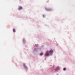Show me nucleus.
I'll return each instance as SVG.
<instances>
[{"mask_svg": "<svg viewBox=\"0 0 75 75\" xmlns=\"http://www.w3.org/2000/svg\"><path fill=\"white\" fill-rule=\"evenodd\" d=\"M53 52V51L51 49L49 51H47L46 52V53L45 54V56H48L50 54H51L52 52Z\"/></svg>", "mask_w": 75, "mask_h": 75, "instance_id": "f257e3e1", "label": "nucleus"}, {"mask_svg": "<svg viewBox=\"0 0 75 75\" xmlns=\"http://www.w3.org/2000/svg\"><path fill=\"white\" fill-rule=\"evenodd\" d=\"M59 69H60V68H59V67H57L55 70V71H58V70H59Z\"/></svg>", "mask_w": 75, "mask_h": 75, "instance_id": "f03ea898", "label": "nucleus"}, {"mask_svg": "<svg viewBox=\"0 0 75 75\" xmlns=\"http://www.w3.org/2000/svg\"><path fill=\"white\" fill-rule=\"evenodd\" d=\"M18 10H21L22 9V7L21 6H19L18 7Z\"/></svg>", "mask_w": 75, "mask_h": 75, "instance_id": "7ed1b4c3", "label": "nucleus"}, {"mask_svg": "<svg viewBox=\"0 0 75 75\" xmlns=\"http://www.w3.org/2000/svg\"><path fill=\"white\" fill-rule=\"evenodd\" d=\"M24 67L25 68H27V67L26 66V65L25 64H23V65Z\"/></svg>", "mask_w": 75, "mask_h": 75, "instance_id": "20e7f679", "label": "nucleus"}, {"mask_svg": "<svg viewBox=\"0 0 75 75\" xmlns=\"http://www.w3.org/2000/svg\"><path fill=\"white\" fill-rule=\"evenodd\" d=\"M40 55H43V53H41L40 54Z\"/></svg>", "mask_w": 75, "mask_h": 75, "instance_id": "39448f33", "label": "nucleus"}, {"mask_svg": "<svg viewBox=\"0 0 75 75\" xmlns=\"http://www.w3.org/2000/svg\"><path fill=\"white\" fill-rule=\"evenodd\" d=\"M13 32H16V30L15 29H13Z\"/></svg>", "mask_w": 75, "mask_h": 75, "instance_id": "423d86ee", "label": "nucleus"}, {"mask_svg": "<svg viewBox=\"0 0 75 75\" xmlns=\"http://www.w3.org/2000/svg\"><path fill=\"white\" fill-rule=\"evenodd\" d=\"M63 70H64V71H65V70H66V68H64V69H63Z\"/></svg>", "mask_w": 75, "mask_h": 75, "instance_id": "0eeeda50", "label": "nucleus"}, {"mask_svg": "<svg viewBox=\"0 0 75 75\" xmlns=\"http://www.w3.org/2000/svg\"><path fill=\"white\" fill-rule=\"evenodd\" d=\"M43 17H44V15H43Z\"/></svg>", "mask_w": 75, "mask_h": 75, "instance_id": "6e6552de", "label": "nucleus"}]
</instances>
